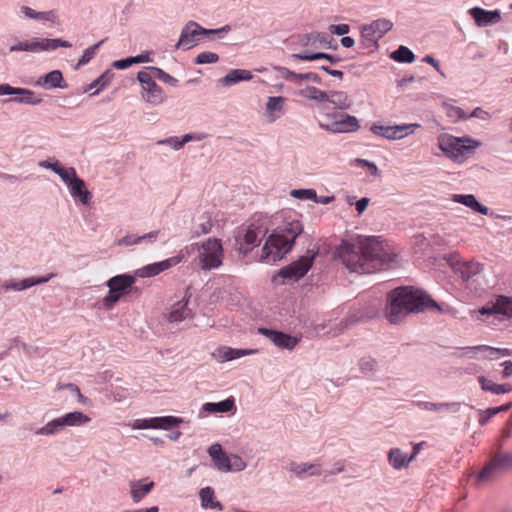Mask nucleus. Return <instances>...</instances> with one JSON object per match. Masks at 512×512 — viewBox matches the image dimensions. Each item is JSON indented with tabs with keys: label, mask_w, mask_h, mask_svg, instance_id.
I'll use <instances>...</instances> for the list:
<instances>
[{
	"label": "nucleus",
	"mask_w": 512,
	"mask_h": 512,
	"mask_svg": "<svg viewBox=\"0 0 512 512\" xmlns=\"http://www.w3.org/2000/svg\"><path fill=\"white\" fill-rule=\"evenodd\" d=\"M450 270L453 272L455 281H460L474 295H480L484 291L481 286L483 278V265L474 261H462L458 254L450 252Z\"/></svg>",
	"instance_id": "4"
},
{
	"label": "nucleus",
	"mask_w": 512,
	"mask_h": 512,
	"mask_svg": "<svg viewBox=\"0 0 512 512\" xmlns=\"http://www.w3.org/2000/svg\"><path fill=\"white\" fill-rule=\"evenodd\" d=\"M15 95H20V97H15L10 99V101L18 102V103H24V104H30V105H37L42 102V98L37 96L35 92L25 89V88H16L14 90Z\"/></svg>",
	"instance_id": "31"
},
{
	"label": "nucleus",
	"mask_w": 512,
	"mask_h": 512,
	"mask_svg": "<svg viewBox=\"0 0 512 512\" xmlns=\"http://www.w3.org/2000/svg\"><path fill=\"white\" fill-rule=\"evenodd\" d=\"M478 27H487L497 24L501 21L499 10H485L481 7H473L468 11Z\"/></svg>",
	"instance_id": "17"
},
{
	"label": "nucleus",
	"mask_w": 512,
	"mask_h": 512,
	"mask_svg": "<svg viewBox=\"0 0 512 512\" xmlns=\"http://www.w3.org/2000/svg\"><path fill=\"white\" fill-rule=\"evenodd\" d=\"M388 460L394 469L399 470L406 467L413 460V457H407L399 448H393L388 453Z\"/></svg>",
	"instance_id": "32"
},
{
	"label": "nucleus",
	"mask_w": 512,
	"mask_h": 512,
	"mask_svg": "<svg viewBox=\"0 0 512 512\" xmlns=\"http://www.w3.org/2000/svg\"><path fill=\"white\" fill-rule=\"evenodd\" d=\"M473 194H467V195H459L455 194L452 196V200L456 203H461L463 205H467L468 201L471 200Z\"/></svg>",
	"instance_id": "63"
},
{
	"label": "nucleus",
	"mask_w": 512,
	"mask_h": 512,
	"mask_svg": "<svg viewBox=\"0 0 512 512\" xmlns=\"http://www.w3.org/2000/svg\"><path fill=\"white\" fill-rule=\"evenodd\" d=\"M466 207H469L473 211L478 212L482 215H488L489 213V208L479 203L474 195H472L471 200L468 201Z\"/></svg>",
	"instance_id": "55"
},
{
	"label": "nucleus",
	"mask_w": 512,
	"mask_h": 512,
	"mask_svg": "<svg viewBox=\"0 0 512 512\" xmlns=\"http://www.w3.org/2000/svg\"><path fill=\"white\" fill-rule=\"evenodd\" d=\"M258 333L265 336L274 345L282 349L293 350L299 343V339L297 337L268 328H259Z\"/></svg>",
	"instance_id": "16"
},
{
	"label": "nucleus",
	"mask_w": 512,
	"mask_h": 512,
	"mask_svg": "<svg viewBox=\"0 0 512 512\" xmlns=\"http://www.w3.org/2000/svg\"><path fill=\"white\" fill-rule=\"evenodd\" d=\"M38 83L40 85L49 87V88H64L66 84L64 83V79L62 73L59 70H53L46 74L43 78H41Z\"/></svg>",
	"instance_id": "34"
},
{
	"label": "nucleus",
	"mask_w": 512,
	"mask_h": 512,
	"mask_svg": "<svg viewBox=\"0 0 512 512\" xmlns=\"http://www.w3.org/2000/svg\"><path fill=\"white\" fill-rule=\"evenodd\" d=\"M230 26L225 25L219 29H205L194 21H189L181 31L176 48L190 49L196 45L200 35L223 34L230 31Z\"/></svg>",
	"instance_id": "7"
},
{
	"label": "nucleus",
	"mask_w": 512,
	"mask_h": 512,
	"mask_svg": "<svg viewBox=\"0 0 512 512\" xmlns=\"http://www.w3.org/2000/svg\"><path fill=\"white\" fill-rule=\"evenodd\" d=\"M54 276H55V274L50 273L46 276L30 277V278H25L21 281H12V280L6 281L3 284V288L5 290L22 291V290L28 289L34 285L44 284V283L48 282L50 279H52Z\"/></svg>",
	"instance_id": "22"
},
{
	"label": "nucleus",
	"mask_w": 512,
	"mask_h": 512,
	"mask_svg": "<svg viewBox=\"0 0 512 512\" xmlns=\"http://www.w3.org/2000/svg\"><path fill=\"white\" fill-rule=\"evenodd\" d=\"M132 64H135L133 57H128L126 59L117 60L113 63V67L116 69H126L130 67Z\"/></svg>",
	"instance_id": "61"
},
{
	"label": "nucleus",
	"mask_w": 512,
	"mask_h": 512,
	"mask_svg": "<svg viewBox=\"0 0 512 512\" xmlns=\"http://www.w3.org/2000/svg\"><path fill=\"white\" fill-rule=\"evenodd\" d=\"M218 59H219L218 54H216L214 52L205 51V52H201L200 54H198V56L195 59V63L196 64L215 63L218 61Z\"/></svg>",
	"instance_id": "53"
},
{
	"label": "nucleus",
	"mask_w": 512,
	"mask_h": 512,
	"mask_svg": "<svg viewBox=\"0 0 512 512\" xmlns=\"http://www.w3.org/2000/svg\"><path fill=\"white\" fill-rule=\"evenodd\" d=\"M188 301V298L183 299L182 301H179L172 306L168 315V320L170 322H181L187 318L192 317V312L188 308Z\"/></svg>",
	"instance_id": "27"
},
{
	"label": "nucleus",
	"mask_w": 512,
	"mask_h": 512,
	"mask_svg": "<svg viewBox=\"0 0 512 512\" xmlns=\"http://www.w3.org/2000/svg\"><path fill=\"white\" fill-rule=\"evenodd\" d=\"M263 235L264 232L260 226L250 225L243 236V241L238 243V250L245 254L248 253L252 248L260 244Z\"/></svg>",
	"instance_id": "19"
},
{
	"label": "nucleus",
	"mask_w": 512,
	"mask_h": 512,
	"mask_svg": "<svg viewBox=\"0 0 512 512\" xmlns=\"http://www.w3.org/2000/svg\"><path fill=\"white\" fill-rule=\"evenodd\" d=\"M291 196L302 200L308 199L317 201V194L313 189H295L291 191Z\"/></svg>",
	"instance_id": "49"
},
{
	"label": "nucleus",
	"mask_w": 512,
	"mask_h": 512,
	"mask_svg": "<svg viewBox=\"0 0 512 512\" xmlns=\"http://www.w3.org/2000/svg\"><path fill=\"white\" fill-rule=\"evenodd\" d=\"M496 310L498 314L512 318V298L500 295L496 298Z\"/></svg>",
	"instance_id": "43"
},
{
	"label": "nucleus",
	"mask_w": 512,
	"mask_h": 512,
	"mask_svg": "<svg viewBox=\"0 0 512 512\" xmlns=\"http://www.w3.org/2000/svg\"><path fill=\"white\" fill-rule=\"evenodd\" d=\"M320 38L324 39V35L321 33H310L306 34L302 37L301 43L304 46H316V40H319Z\"/></svg>",
	"instance_id": "57"
},
{
	"label": "nucleus",
	"mask_w": 512,
	"mask_h": 512,
	"mask_svg": "<svg viewBox=\"0 0 512 512\" xmlns=\"http://www.w3.org/2000/svg\"><path fill=\"white\" fill-rule=\"evenodd\" d=\"M229 461H230V463H229L230 471L239 472L246 468L245 461L238 455H234V454L230 455Z\"/></svg>",
	"instance_id": "54"
},
{
	"label": "nucleus",
	"mask_w": 512,
	"mask_h": 512,
	"mask_svg": "<svg viewBox=\"0 0 512 512\" xmlns=\"http://www.w3.org/2000/svg\"><path fill=\"white\" fill-rule=\"evenodd\" d=\"M200 220L201 222L197 225L194 231L195 236L208 234L213 227V222L209 215H203L202 217H200Z\"/></svg>",
	"instance_id": "47"
},
{
	"label": "nucleus",
	"mask_w": 512,
	"mask_h": 512,
	"mask_svg": "<svg viewBox=\"0 0 512 512\" xmlns=\"http://www.w3.org/2000/svg\"><path fill=\"white\" fill-rule=\"evenodd\" d=\"M145 71L151 72V74L154 76V78H157V79H159L167 84H170L172 86H175L178 82V80L176 78L169 75L168 73H166L165 71H163L162 69H160L158 67H148Z\"/></svg>",
	"instance_id": "44"
},
{
	"label": "nucleus",
	"mask_w": 512,
	"mask_h": 512,
	"mask_svg": "<svg viewBox=\"0 0 512 512\" xmlns=\"http://www.w3.org/2000/svg\"><path fill=\"white\" fill-rule=\"evenodd\" d=\"M393 28V22L379 18L360 28V45L363 49L374 51L378 49V41Z\"/></svg>",
	"instance_id": "5"
},
{
	"label": "nucleus",
	"mask_w": 512,
	"mask_h": 512,
	"mask_svg": "<svg viewBox=\"0 0 512 512\" xmlns=\"http://www.w3.org/2000/svg\"><path fill=\"white\" fill-rule=\"evenodd\" d=\"M291 57L294 59H300L303 61H314V60H318V59H327L330 62H334L333 56L326 54V53L302 52V53L293 54Z\"/></svg>",
	"instance_id": "45"
},
{
	"label": "nucleus",
	"mask_w": 512,
	"mask_h": 512,
	"mask_svg": "<svg viewBox=\"0 0 512 512\" xmlns=\"http://www.w3.org/2000/svg\"><path fill=\"white\" fill-rule=\"evenodd\" d=\"M208 454L213 460V463L215 467L222 472H229L230 471V455H227L225 452H223L222 447L220 444H213L208 449Z\"/></svg>",
	"instance_id": "24"
},
{
	"label": "nucleus",
	"mask_w": 512,
	"mask_h": 512,
	"mask_svg": "<svg viewBox=\"0 0 512 512\" xmlns=\"http://www.w3.org/2000/svg\"><path fill=\"white\" fill-rule=\"evenodd\" d=\"M201 249L199 258L202 269L211 270L222 264L223 248L219 239L209 238L202 244Z\"/></svg>",
	"instance_id": "10"
},
{
	"label": "nucleus",
	"mask_w": 512,
	"mask_h": 512,
	"mask_svg": "<svg viewBox=\"0 0 512 512\" xmlns=\"http://www.w3.org/2000/svg\"><path fill=\"white\" fill-rule=\"evenodd\" d=\"M419 127L418 124L410 125H397V126H384L380 124H373L370 130L375 135L384 137L389 140L401 139L408 133L413 132V128Z\"/></svg>",
	"instance_id": "15"
},
{
	"label": "nucleus",
	"mask_w": 512,
	"mask_h": 512,
	"mask_svg": "<svg viewBox=\"0 0 512 512\" xmlns=\"http://www.w3.org/2000/svg\"><path fill=\"white\" fill-rule=\"evenodd\" d=\"M183 422V419L175 416L152 417L148 419H137L134 421L133 429H163L170 430Z\"/></svg>",
	"instance_id": "14"
},
{
	"label": "nucleus",
	"mask_w": 512,
	"mask_h": 512,
	"mask_svg": "<svg viewBox=\"0 0 512 512\" xmlns=\"http://www.w3.org/2000/svg\"><path fill=\"white\" fill-rule=\"evenodd\" d=\"M481 142L471 137L450 136V159L462 163L475 153Z\"/></svg>",
	"instance_id": "12"
},
{
	"label": "nucleus",
	"mask_w": 512,
	"mask_h": 512,
	"mask_svg": "<svg viewBox=\"0 0 512 512\" xmlns=\"http://www.w3.org/2000/svg\"><path fill=\"white\" fill-rule=\"evenodd\" d=\"M469 117L478 118V119H480L482 121H489L492 118V115L488 111L482 109L481 107H476L471 112Z\"/></svg>",
	"instance_id": "58"
},
{
	"label": "nucleus",
	"mask_w": 512,
	"mask_h": 512,
	"mask_svg": "<svg viewBox=\"0 0 512 512\" xmlns=\"http://www.w3.org/2000/svg\"><path fill=\"white\" fill-rule=\"evenodd\" d=\"M456 118V120H466L469 117L464 110L457 106H450V119Z\"/></svg>",
	"instance_id": "59"
},
{
	"label": "nucleus",
	"mask_w": 512,
	"mask_h": 512,
	"mask_svg": "<svg viewBox=\"0 0 512 512\" xmlns=\"http://www.w3.org/2000/svg\"><path fill=\"white\" fill-rule=\"evenodd\" d=\"M104 40H101L99 41L98 43L88 47L82 57L79 59L78 63H77V67H80V66H83V65H86L97 53V50L99 49V47L103 44Z\"/></svg>",
	"instance_id": "46"
},
{
	"label": "nucleus",
	"mask_w": 512,
	"mask_h": 512,
	"mask_svg": "<svg viewBox=\"0 0 512 512\" xmlns=\"http://www.w3.org/2000/svg\"><path fill=\"white\" fill-rule=\"evenodd\" d=\"M158 231L149 232L143 236L135 237V236H126L121 240V243L125 245H134L140 243L142 240L146 238H156L158 236Z\"/></svg>",
	"instance_id": "52"
},
{
	"label": "nucleus",
	"mask_w": 512,
	"mask_h": 512,
	"mask_svg": "<svg viewBox=\"0 0 512 512\" xmlns=\"http://www.w3.org/2000/svg\"><path fill=\"white\" fill-rule=\"evenodd\" d=\"M10 51L11 52H16V51H26V52H30V47H29V40H26V41H20L18 42L17 44L13 45L10 47Z\"/></svg>",
	"instance_id": "62"
},
{
	"label": "nucleus",
	"mask_w": 512,
	"mask_h": 512,
	"mask_svg": "<svg viewBox=\"0 0 512 512\" xmlns=\"http://www.w3.org/2000/svg\"><path fill=\"white\" fill-rule=\"evenodd\" d=\"M155 483L148 478L129 482L130 496L134 503L141 502L154 488Z\"/></svg>",
	"instance_id": "21"
},
{
	"label": "nucleus",
	"mask_w": 512,
	"mask_h": 512,
	"mask_svg": "<svg viewBox=\"0 0 512 512\" xmlns=\"http://www.w3.org/2000/svg\"><path fill=\"white\" fill-rule=\"evenodd\" d=\"M180 262H181V257L174 256V257H171L169 259H166V260H163L160 262L146 265V266L140 268L139 270H137L136 274L139 277H143V278L156 276V275L160 274L161 272L168 270L169 268L177 265Z\"/></svg>",
	"instance_id": "18"
},
{
	"label": "nucleus",
	"mask_w": 512,
	"mask_h": 512,
	"mask_svg": "<svg viewBox=\"0 0 512 512\" xmlns=\"http://www.w3.org/2000/svg\"><path fill=\"white\" fill-rule=\"evenodd\" d=\"M314 256H302L298 260L283 267L279 271V276L287 279L297 281L304 277L312 267Z\"/></svg>",
	"instance_id": "13"
},
{
	"label": "nucleus",
	"mask_w": 512,
	"mask_h": 512,
	"mask_svg": "<svg viewBox=\"0 0 512 512\" xmlns=\"http://www.w3.org/2000/svg\"><path fill=\"white\" fill-rule=\"evenodd\" d=\"M478 382L481 385L483 391L490 392L492 394L500 395L509 393L512 391V385L509 383L496 384L492 380L487 379L484 376L478 377Z\"/></svg>",
	"instance_id": "28"
},
{
	"label": "nucleus",
	"mask_w": 512,
	"mask_h": 512,
	"mask_svg": "<svg viewBox=\"0 0 512 512\" xmlns=\"http://www.w3.org/2000/svg\"><path fill=\"white\" fill-rule=\"evenodd\" d=\"M134 283L135 278L127 274L110 278L107 282V286L109 287L108 294L102 300L103 306L106 309L113 308L120 298L129 292Z\"/></svg>",
	"instance_id": "8"
},
{
	"label": "nucleus",
	"mask_w": 512,
	"mask_h": 512,
	"mask_svg": "<svg viewBox=\"0 0 512 512\" xmlns=\"http://www.w3.org/2000/svg\"><path fill=\"white\" fill-rule=\"evenodd\" d=\"M469 351H480V352H486V356L489 359H495L496 354H501L502 356H510L512 355V350L508 348H494L487 345H479L474 347H468L466 348Z\"/></svg>",
	"instance_id": "38"
},
{
	"label": "nucleus",
	"mask_w": 512,
	"mask_h": 512,
	"mask_svg": "<svg viewBox=\"0 0 512 512\" xmlns=\"http://www.w3.org/2000/svg\"><path fill=\"white\" fill-rule=\"evenodd\" d=\"M286 99L282 96L268 97L266 103V115L269 122H275L283 113V105Z\"/></svg>",
	"instance_id": "25"
},
{
	"label": "nucleus",
	"mask_w": 512,
	"mask_h": 512,
	"mask_svg": "<svg viewBox=\"0 0 512 512\" xmlns=\"http://www.w3.org/2000/svg\"><path fill=\"white\" fill-rule=\"evenodd\" d=\"M331 33L337 34V35H346L350 31V27L348 24L342 23L337 25H331L330 26Z\"/></svg>",
	"instance_id": "60"
},
{
	"label": "nucleus",
	"mask_w": 512,
	"mask_h": 512,
	"mask_svg": "<svg viewBox=\"0 0 512 512\" xmlns=\"http://www.w3.org/2000/svg\"><path fill=\"white\" fill-rule=\"evenodd\" d=\"M137 79L142 87V98L149 104L160 105L165 99V93L162 88L154 81V76L151 72L140 71L137 74Z\"/></svg>",
	"instance_id": "11"
},
{
	"label": "nucleus",
	"mask_w": 512,
	"mask_h": 512,
	"mask_svg": "<svg viewBox=\"0 0 512 512\" xmlns=\"http://www.w3.org/2000/svg\"><path fill=\"white\" fill-rule=\"evenodd\" d=\"M57 174L67 186H69L70 183L74 181V178H78L76 170L73 167H62L57 171Z\"/></svg>",
	"instance_id": "51"
},
{
	"label": "nucleus",
	"mask_w": 512,
	"mask_h": 512,
	"mask_svg": "<svg viewBox=\"0 0 512 512\" xmlns=\"http://www.w3.org/2000/svg\"><path fill=\"white\" fill-rule=\"evenodd\" d=\"M57 174L67 186H69L70 183L74 181V178H78L76 170L73 167H62L57 171Z\"/></svg>",
	"instance_id": "50"
},
{
	"label": "nucleus",
	"mask_w": 512,
	"mask_h": 512,
	"mask_svg": "<svg viewBox=\"0 0 512 512\" xmlns=\"http://www.w3.org/2000/svg\"><path fill=\"white\" fill-rule=\"evenodd\" d=\"M501 365L504 367L503 372H502L503 377L504 378L510 377L512 375V361H510V360L504 361Z\"/></svg>",
	"instance_id": "64"
},
{
	"label": "nucleus",
	"mask_w": 512,
	"mask_h": 512,
	"mask_svg": "<svg viewBox=\"0 0 512 512\" xmlns=\"http://www.w3.org/2000/svg\"><path fill=\"white\" fill-rule=\"evenodd\" d=\"M290 470L298 476L306 472H310V475H320L321 471L318 465L306 464V463H291Z\"/></svg>",
	"instance_id": "40"
},
{
	"label": "nucleus",
	"mask_w": 512,
	"mask_h": 512,
	"mask_svg": "<svg viewBox=\"0 0 512 512\" xmlns=\"http://www.w3.org/2000/svg\"><path fill=\"white\" fill-rule=\"evenodd\" d=\"M390 57L394 61L400 63H411L415 59L413 52L406 46H400L397 50L391 53Z\"/></svg>",
	"instance_id": "39"
},
{
	"label": "nucleus",
	"mask_w": 512,
	"mask_h": 512,
	"mask_svg": "<svg viewBox=\"0 0 512 512\" xmlns=\"http://www.w3.org/2000/svg\"><path fill=\"white\" fill-rule=\"evenodd\" d=\"M359 367L365 375H371L376 371L377 362L370 356L361 358Z\"/></svg>",
	"instance_id": "48"
},
{
	"label": "nucleus",
	"mask_w": 512,
	"mask_h": 512,
	"mask_svg": "<svg viewBox=\"0 0 512 512\" xmlns=\"http://www.w3.org/2000/svg\"><path fill=\"white\" fill-rule=\"evenodd\" d=\"M235 407L234 399L228 398L218 403L207 402L203 405V410L209 413H225Z\"/></svg>",
	"instance_id": "35"
},
{
	"label": "nucleus",
	"mask_w": 512,
	"mask_h": 512,
	"mask_svg": "<svg viewBox=\"0 0 512 512\" xmlns=\"http://www.w3.org/2000/svg\"><path fill=\"white\" fill-rule=\"evenodd\" d=\"M71 196L86 205L91 199V193L86 188L85 182L78 178H74V181L68 186Z\"/></svg>",
	"instance_id": "26"
},
{
	"label": "nucleus",
	"mask_w": 512,
	"mask_h": 512,
	"mask_svg": "<svg viewBox=\"0 0 512 512\" xmlns=\"http://www.w3.org/2000/svg\"><path fill=\"white\" fill-rule=\"evenodd\" d=\"M64 425L62 422L61 417L53 419L52 421L48 422L43 427L39 428L36 431L37 435H53L58 433L63 429Z\"/></svg>",
	"instance_id": "41"
},
{
	"label": "nucleus",
	"mask_w": 512,
	"mask_h": 512,
	"mask_svg": "<svg viewBox=\"0 0 512 512\" xmlns=\"http://www.w3.org/2000/svg\"><path fill=\"white\" fill-rule=\"evenodd\" d=\"M254 349H235L230 347H220L213 354L214 357L220 362L231 361L243 356L251 355L256 353Z\"/></svg>",
	"instance_id": "23"
},
{
	"label": "nucleus",
	"mask_w": 512,
	"mask_h": 512,
	"mask_svg": "<svg viewBox=\"0 0 512 512\" xmlns=\"http://www.w3.org/2000/svg\"><path fill=\"white\" fill-rule=\"evenodd\" d=\"M319 126L331 133L355 132L360 128L359 121L355 116L346 113H327L324 120L319 121Z\"/></svg>",
	"instance_id": "6"
},
{
	"label": "nucleus",
	"mask_w": 512,
	"mask_h": 512,
	"mask_svg": "<svg viewBox=\"0 0 512 512\" xmlns=\"http://www.w3.org/2000/svg\"><path fill=\"white\" fill-rule=\"evenodd\" d=\"M71 46L70 42L62 39L33 38L29 40L30 52L33 53L56 50L59 47L70 48Z\"/></svg>",
	"instance_id": "20"
},
{
	"label": "nucleus",
	"mask_w": 512,
	"mask_h": 512,
	"mask_svg": "<svg viewBox=\"0 0 512 512\" xmlns=\"http://www.w3.org/2000/svg\"><path fill=\"white\" fill-rule=\"evenodd\" d=\"M64 427L65 426H80L88 423L91 419L89 416L81 411H74L67 413L61 417Z\"/></svg>",
	"instance_id": "36"
},
{
	"label": "nucleus",
	"mask_w": 512,
	"mask_h": 512,
	"mask_svg": "<svg viewBox=\"0 0 512 512\" xmlns=\"http://www.w3.org/2000/svg\"><path fill=\"white\" fill-rule=\"evenodd\" d=\"M303 230L299 220H293L283 228L275 230L266 240L262 249V260L276 262L281 260L293 247L294 241Z\"/></svg>",
	"instance_id": "3"
},
{
	"label": "nucleus",
	"mask_w": 512,
	"mask_h": 512,
	"mask_svg": "<svg viewBox=\"0 0 512 512\" xmlns=\"http://www.w3.org/2000/svg\"><path fill=\"white\" fill-rule=\"evenodd\" d=\"M510 469H512V454L498 453L483 467L478 478L482 482L492 481Z\"/></svg>",
	"instance_id": "9"
},
{
	"label": "nucleus",
	"mask_w": 512,
	"mask_h": 512,
	"mask_svg": "<svg viewBox=\"0 0 512 512\" xmlns=\"http://www.w3.org/2000/svg\"><path fill=\"white\" fill-rule=\"evenodd\" d=\"M252 79V74L250 71L245 69H234L231 70L225 77H223L220 81L223 85L229 86L240 81L250 80Z\"/></svg>",
	"instance_id": "33"
},
{
	"label": "nucleus",
	"mask_w": 512,
	"mask_h": 512,
	"mask_svg": "<svg viewBox=\"0 0 512 512\" xmlns=\"http://www.w3.org/2000/svg\"><path fill=\"white\" fill-rule=\"evenodd\" d=\"M192 140H200V137H198L194 134H186L182 137L181 140H179L177 137H170L168 139L159 141L158 144H168V145H171L175 150H179L187 142L192 141Z\"/></svg>",
	"instance_id": "42"
},
{
	"label": "nucleus",
	"mask_w": 512,
	"mask_h": 512,
	"mask_svg": "<svg viewBox=\"0 0 512 512\" xmlns=\"http://www.w3.org/2000/svg\"><path fill=\"white\" fill-rule=\"evenodd\" d=\"M336 253L350 271L360 274L380 271L394 260V255L375 237L343 240Z\"/></svg>",
	"instance_id": "1"
},
{
	"label": "nucleus",
	"mask_w": 512,
	"mask_h": 512,
	"mask_svg": "<svg viewBox=\"0 0 512 512\" xmlns=\"http://www.w3.org/2000/svg\"><path fill=\"white\" fill-rule=\"evenodd\" d=\"M386 317L397 324L410 313L422 312L427 308H438L437 304L422 290L410 286L398 287L389 294Z\"/></svg>",
	"instance_id": "2"
},
{
	"label": "nucleus",
	"mask_w": 512,
	"mask_h": 512,
	"mask_svg": "<svg viewBox=\"0 0 512 512\" xmlns=\"http://www.w3.org/2000/svg\"><path fill=\"white\" fill-rule=\"evenodd\" d=\"M201 505L205 509H216L221 511L222 504L215 499L214 490L211 487L202 488L199 492Z\"/></svg>",
	"instance_id": "30"
},
{
	"label": "nucleus",
	"mask_w": 512,
	"mask_h": 512,
	"mask_svg": "<svg viewBox=\"0 0 512 512\" xmlns=\"http://www.w3.org/2000/svg\"><path fill=\"white\" fill-rule=\"evenodd\" d=\"M298 94L304 98L316 101L325 102L327 98V91L320 90L314 86H306L299 90Z\"/></svg>",
	"instance_id": "37"
},
{
	"label": "nucleus",
	"mask_w": 512,
	"mask_h": 512,
	"mask_svg": "<svg viewBox=\"0 0 512 512\" xmlns=\"http://www.w3.org/2000/svg\"><path fill=\"white\" fill-rule=\"evenodd\" d=\"M497 410L495 407H492V408H487L486 410H483L480 412V417H479V424L481 426H484L488 423V421L495 415H497Z\"/></svg>",
	"instance_id": "56"
},
{
	"label": "nucleus",
	"mask_w": 512,
	"mask_h": 512,
	"mask_svg": "<svg viewBox=\"0 0 512 512\" xmlns=\"http://www.w3.org/2000/svg\"><path fill=\"white\" fill-rule=\"evenodd\" d=\"M326 95V101L334 105L337 109L346 110L352 105V101L344 91H327Z\"/></svg>",
	"instance_id": "29"
}]
</instances>
